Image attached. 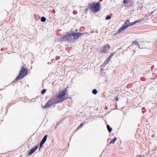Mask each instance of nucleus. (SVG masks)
<instances>
[{
	"mask_svg": "<svg viewBox=\"0 0 157 157\" xmlns=\"http://www.w3.org/2000/svg\"><path fill=\"white\" fill-rule=\"evenodd\" d=\"M117 139L116 138H115L113 139V140H111L109 143V144H114L115 141H116Z\"/></svg>",
	"mask_w": 157,
	"mask_h": 157,
	"instance_id": "13",
	"label": "nucleus"
},
{
	"mask_svg": "<svg viewBox=\"0 0 157 157\" xmlns=\"http://www.w3.org/2000/svg\"><path fill=\"white\" fill-rule=\"evenodd\" d=\"M28 70H26L24 66L21 67V69L18 75L16 77L15 79L13 82H14L18 80L22 79L28 73Z\"/></svg>",
	"mask_w": 157,
	"mask_h": 157,
	"instance_id": "4",
	"label": "nucleus"
},
{
	"mask_svg": "<svg viewBox=\"0 0 157 157\" xmlns=\"http://www.w3.org/2000/svg\"><path fill=\"white\" fill-rule=\"evenodd\" d=\"M107 123V121H106L105 122V123Z\"/></svg>",
	"mask_w": 157,
	"mask_h": 157,
	"instance_id": "32",
	"label": "nucleus"
},
{
	"mask_svg": "<svg viewBox=\"0 0 157 157\" xmlns=\"http://www.w3.org/2000/svg\"><path fill=\"white\" fill-rule=\"evenodd\" d=\"M46 20V18L44 17H41L40 19V21L42 22H44Z\"/></svg>",
	"mask_w": 157,
	"mask_h": 157,
	"instance_id": "12",
	"label": "nucleus"
},
{
	"mask_svg": "<svg viewBox=\"0 0 157 157\" xmlns=\"http://www.w3.org/2000/svg\"><path fill=\"white\" fill-rule=\"evenodd\" d=\"M20 156V157H21V155Z\"/></svg>",
	"mask_w": 157,
	"mask_h": 157,
	"instance_id": "33",
	"label": "nucleus"
},
{
	"mask_svg": "<svg viewBox=\"0 0 157 157\" xmlns=\"http://www.w3.org/2000/svg\"><path fill=\"white\" fill-rule=\"evenodd\" d=\"M118 97H116L115 98V100H116V101H118Z\"/></svg>",
	"mask_w": 157,
	"mask_h": 157,
	"instance_id": "25",
	"label": "nucleus"
},
{
	"mask_svg": "<svg viewBox=\"0 0 157 157\" xmlns=\"http://www.w3.org/2000/svg\"><path fill=\"white\" fill-rule=\"evenodd\" d=\"M114 53H113L111 54L110 56H109V61L111 59V57L113 56L114 55Z\"/></svg>",
	"mask_w": 157,
	"mask_h": 157,
	"instance_id": "17",
	"label": "nucleus"
},
{
	"mask_svg": "<svg viewBox=\"0 0 157 157\" xmlns=\"http://www.w3.org/2000/svg\"><path fill=\"white\" fill-rule=\"evenodd\" d=\"M71 34L72 36L74 37L73 38V41H74V40L77 39L79 37V33H75V32H73L72 33H71Z\"/></svg>",
	"mask_w": 157,
	"mask_h": 157,
	"instance_id": "8",
	"label": "nucleus"
},
{
	"mask_svg": "<svg viewBox=\"0 0 157 157\" xmlns=\"http://www.w3.org/2000/svg\"><path fill=\"white\" fill-rule=\"evenodd\" d=\"M108 17H109V20L110 19V16L109 15Z\"/></svg>",
	"mask_w": 157,
	"mask_h": 157,
	"instance_id": "28",
	"label": "nucleus"
},
{
	"mask_svg": "<svg viewBox=\"0 0 157 157\" xmlns=\"http://www.w3.org/2000/svg\"><path fill=\"white\" fill-rule=\"evenodd\" d=\"M136 157H144L143 155H139L138 156H137Z\"/></svg>",
	"mask_w": 157,
	"mask_h": 157,
	"instance_id": "23",
	"label": "nucleus"
},
{
	"mask_svg": "<svg viewBox=\"0 0 157 157\" xmlns=\"http://www.w3.org/2000/svg\"><path fill=\"white\" fill-rule=\"evenodd\" d=\"M106 127H107V129L108 130V124H106Z\"/></svg>",
	"mask_w": 157,
	"mask_h": 157,
	"instance_id": "27",
	"label": "nucleus"
},
{
	"mask_svg": "<svg viewBox=\"0 0 157 157\" xmlns=\"http://www.w3.org/2000/svg\"><path fill=\"white\" fill-rule=\"evenodd\" d=\"M100 3L98 2L96 3L93 2L89 4L88 8H90L93 12L96 13L100 10Z\"/></svg>",
	"mask_w": 157,
	"mask_h": 157,
	"instance_id": "3",
	"label": "nucleus"
},
{
	"mask_svg": "<svg viewBox=\"0 0 157 157\" xmlns=\"http://www.w3.org/2000/svg\"><path fill=\"white\" fill-rule=\"evenodd\" d=\"M110 47V46L109 45V47H108L109 49Z\"/></svg>",
	"mask_w": 157,
	"mask_h": 157,
	"instance_id": "30",
	"label": "nucleus"
},
{
	"mask_svg": "<svg viewBox=\"0 0 157 157\" xmlns=\"http://www.w3.org/2000/svg\"><path fill=\"white\" fill-rule=\"evenodd\" d=\"M106 62H105L104 63V64H105V63H106L105 64V65H106L107 63V62H108V58H107V59H106Z\"/></svg>",
	"mask_w": 157,
	"mask_h": 157,
	"instance_id": "24",
	"label": "nucleus"
},
{
	"mask_svg": "<svg viewBox=\"0 0 157 157\" xmlns=\"http://www.w3.org/2000/svg\"><path fill=\"white\" fill-rule=\"evenodd\" d=\"M101 50H100V52L101 53H105L107 51L108 49V44H106L103 47L101 48Z\"/></svg>",
	"mask_w": 157,
	"mask_h": 157,
	"instance_id": "7",
	"label": "nucleus"
},
{
	"mask_svg": "<svg viewBox=\"0 0 157 157\" xmlns=\"http://www.w3.org/2000/svg\"><path fill=\"white\" fill-rule=\"evenodd\" d=\"M62 102V100H59L55 96L54 97H52L51 99L48 101L43 107L45 108H47L48 107Z\"/></svg>",
	"mask_w": 157,
	"mask_h": 157,
	"instance_id": "2",
	"label": "nucleus"
},
{
	"mask_svg": "<svg viewBox=\"0 0 157 157\" xmlns=\"http://www.w3.org/2000/svg\"><path fill=\"white\" fill-rule=\"evenodd\" d=\"M75 31H78V29H76L75 30Z\"/></svg>",
	"mask_w": 157,
	"mask_h": 157,
	"instance_id": "29",
	"label": "nucleus"
},
{
	"mask_svg": "<svg viewBox=\"0 0 157 157\" xmlns=\"http://www.w3.org/2000/svg\"><path fill=\"white\" fill-rule=\"evenodd\" d=\"M84 124L83 123H82L80 124V126H79L77 128V130H78L79 128H81L83 126Z\"/></svg>",
	"mask_w": 157,
	"mask_h": 157,
	"instance_id": "18",
	"label": "nucleus"
},
{
	"mask_svg": "<svg viewBox=\"0 0 157 157\" xmlns=\"http://www.w3.org/2000/svg\"><path fill=\"white\" fill-rule=\"evenodd\" d=\"M132 45H138V47H139V44L137 42H136V41H133L132 42Z\"/></svg>",
	"mask_w": 157,
	"mask_h": 157,
	"instance_id": "15",
	"label": "nucleus"
},
{
	"mask_svg": "<svg viewBox=\"0 0 157 157\" xmlns=\"http://www.w3.org/2000/svg\"><path fill=\"white\" fill-rule=\"evenodd\" d=\"M123 2L125 7H129L131 6L130 3L128 2V0H124Z\"/></svg>",
	"mask_w": 157,
	"mask_h": 157,
	"instance_id": "10",
	"label": "nucleus"
},
{
	"mask_svg": "<svg viewBox=\"0 0 157 157\" xmlns=\"http://www.w3.org/2000/svg\"><path fill=\"white\" fill-rule=\"evenodd\" d=\"M112 130V128L109 125V132H110Z\"/></svg>",
	"mask_w": 157,
	"mask_h": 157,
	"instance_id": "21",
	"label": "nucleus"
},
{
	"mask_svg": "<svg viewBox=\"0 0 157 157\" xmlns=\"http://www.w3.org/2000/svg\"><path fill=\"white\" fill-rule=\"evenodd\" d=\"M140 20H137L133 22L130 23V20L128 19L124 23V24L122 25V26L119 28L116 33H123L124 31L127 29L128 27L133 25L136 23L140 22Z\"/></svg>",
	"mask_w": 157,
	"mask_h": 157,
	"instance_id": "1",
	"label": "nucleus"
},
{
	"mask_svg": "<svg viewBox=\"0 0 157 157\" xmlns=\"http://www.w3.org/2000/svg\"><path fill=\"white\" fill-rule=\"evenodd\" d=\"M84 33H79V36L82 35H83Z\"/></svg>",
	"mask_w": 157,
	"mask_h": 157,
	"instance_id": "22",
	"label": "nucleus"
},
{
	"mask_svg": "<svg viewBox=\"0 0 157 157\" xmlns=\"http://www.w3.org/2000/svg\"><path fill=\"white\" fill-rule=\"evenodd\" d=\"M46 90L45 89H43L41 91V93L42 94H44L46 92Z\"/></svg>",
	"mask_w": 157,
	"mask_h": 157,
	"instance_id": "16",
	"label": "nucleus"
},
{
	"mask_svg": "<svg viewBox=\"0 0 157 157\" xmlns=\"http://www.w3.org/2000/svg\"><path fill=\"white\" fill-rule=\"evenodd\" d=\"M66 89H65L64 90L59 91L58 94L56 96L57 98H58L59 100H62V102L65 99L68 98H65L64 96L67 95L66 93Z\"/></svg>",
	"mask_w": 157,
	"mask_h": 157,
	"instance_id": "6",
	"label": "nucleus"
},
{
	"mask_svg": "<svg viewBox=\"0 0 157 157\" xmlns=\"http://www.w3.org/2000/svg\"><path fill=\"white\" fill-rule=\"evenodd\" d=\"M44 144V143H43L42 142H40V146H39V149H40V148L42 147V145H43V144Z\"/></svg>",
	"mask_w": 157,
	"mask_h": 157,
	"instance_id": "19",
	"label": "nucleus"
},
{
	"mask_svg": "<svg viewBox=\"0 0 157 157\" xmlns=\"http://www.w3.org/2000/svg\"><path fill=\"white\" fill-rule=\"evenodd\" d=\"M89 8H88V7H87V8L84 11V13H85L86 14L87 13V12L88 10V9Z\"/></svg>",
	"mask_w": 157,
	"mask_h": 157,
	"instance_id": "20",
	"label": "nucleus"
},
{
	"mask_svg": "<svg viewBox=\"0 0 157 157\" xmlns=\"http://www.w3.org/2000/svg\"><path fill=\"white\" fill-rule=\"evenodd\" d=\"M38 147L36 146L32 148L29 151V152H28V155H30L32 154L34 152V151L37 149V148Z\"/></svg>",
	"mask_w": 157,
	"mask_h": 157,
	"instance_id": "9",
	"label": "nucleus"
},
{
	"mask_svg": "<svg viewBox=\"0 0 157 157\" xmlns=\"http://www.w3.org/2000/svg\"><path fill=\"white\" fill-rule=\"evenodd\" d=\"M105 19L106 20H108V15L107 16L105 17Z\"/></svg>",
	"mask_w": 157,
	"mask_h": 157,
	"instance_id": "26",
	"label": "nucleus"
},
{
	"mask_svg": "<svg viewBox=\"0 0 157 157\" xmlns=\"http://www.w3.org/2000/svg\"><path fill=\"white\" fill-rule=\"evenodd\" d=\"M59 123H58V124H57V126L58 125H59Z\"/></svg>",
	"mask_w": 157,
	"mask_h": 157,
	"instance_id": "31",
	"label": "nucleus"
},
{
	"mask_svg": "<svg viewBox=\"0 0 157 157\" xmlns=\"http://www.w3.org/2000/svg\"><path fill=\"white\" fill-rule=\"evenodd\" d=\"M92 93L94 94H96L97 93V90L96 89H94L92 90Z\"/></svg>",
	"mask_w": 157,
	"mask_h": 157,
	"instance_id": "14",
	"label": "nucleus"
},
{
	"mask_svg": "<svg viewBox=\"0 0 157 157\" xmlns=\"http://www.w3.org/2000/svg\"><path fill=\"white\" fill-rule=\"evenodd\" d=\"M47 135H45L42 140L41 142H42L43 143H44L47 140Z\"/></svg>",
	"mask_w": 157,
	"mask_h": 157,
	"instance_id": "11",
	"label": "nucleus"
},
{
	"mask_svg": "<svg viewBox=\"0 0 157 157\" xmlns=\"http://www.w3.org/2000/svg\"><path fill=\"white\" fill-rule=\"evenodd\" d=\"M71 33L67 32L66 34L62 38V41H68V42H72L74 41L72 37Z\"/></svg>",
	"mask_w": 157,
	"mask_h": 157,
	"instance_id": "5",
	"label": "nucleus"
}]
</instances>
